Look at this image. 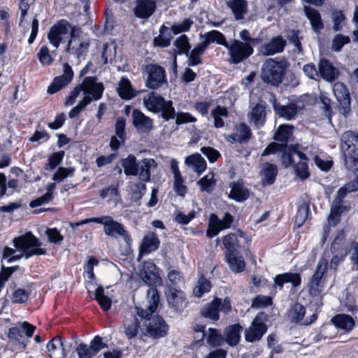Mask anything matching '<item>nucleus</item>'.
Masks as SVG:
<instances>
[{"label":"nucleus","mask_w":358,"mask_h":358,"mask_svg":"<svg viewBox=\"0 0 358 358\" xmlns=\"http://www.w3.org/2000/svg\"><path fill=\"white\" fill-rule=\"evenodd\" d=\"M149 294L150 298L148 306L145 309L136 307V314L143 321L142 330H145L143 334L153 339H159L168 335L169 326L162 316L153 315L157 312L159 303L158 290L152 289Z\"/></svg>","instance_id":"obj_1"},{"label":"nucleus","mask_w":358,"mask_h":358,"mask_svg":"<svg viewBox=\"0 0 358 358\" xmlns=\"http://www.w3.org/2000/svg\"><path fill=\"white\" fill-rule=\"evenodd\" d=\"M222 243L226 249V261L230 269L235 273H241L245 269V262L243 255L238 250L241 243L237 234L229 233L222 238Z\"/></svg>","instance_id":"obj_2"},{"label":"nucleus","mask_w":358,"mask_h":358,"mask_svg":"<svg viewBox=\"0 0 358 358\" xmlns=\"http://www.w3.org/2000/svg\"><path fill=\"white\" fill-rule=\"evenodd\" d=\"M288 66V62L284 59H266L262 69V80L272 86H278L282 82Z\"/></svg>","instance_id":"obj_3"},{"label":"nucleus","mask_w":358,"mask_h":358,"mask_svg":"<svg viewBox=\"0 0 358 358\" xmlns=\"http://www.w3.org/2000/svg\"><path fill=\"white\" fill-rule=\"evenodd\" d=\"M91 222L103 224V231L108 236L115 238L121 236L128 245H130L133 241L131 236L126 230L124 226L122 223L115 221L111 216L102 215L100 217H94L85 219L83 221L84 224Z\"/></svg>","instance_id":"obj_4"},{"label":"nucleus","mask_w":358,"mask_h":358,"mask_svg":"<svg viewBox=\"0 0 358 358\" xmlns=\"http://www.w3.org/2000/svg\"><path fill=\"white\" fill-rule=\"evenodd\" d=\"M345 168L354 173L358 172V134L352 131H347L342 135Z\"/></svg>","instance_id":"obj_5"},{"label":"nucleus","mask_w":358,"mask_h":358,"mask_svg":"<svg viewBox=\"0 0 358 358\" xmlns=\"http://www.w3.org/2000/svg\"><path fill=\"white\" fill-rule=\"evenodd\" d=\"M13 246L21 251L25 259L34 255H45L46 249L42 248L41 241L31 231H27L22 235L13 239Z\"/></svg>","instance_id":"obj_6"},{"label":"nucleus","mask_w":358,"mask_h":358,"mask_svg":"<svg viewBox=\"0 0 358 358\" xmlns=\"http://www.w3.org/2000/svg\"><path fill=\"white\" fill-rule=\"evenodd\" d=\"M36 329V326L24 321L19 325L9 328L7 336L15 349L22 352L27 349Z\"/></svg>","instance_id":"obj_7"},{"label":"nucleus","mask_w":358,"mask_h":358,"mask_svg":"<svg viewBox=\"0 0 358 358\" xmlns=\"http://www.w3.org/2000/svg\"><path fill=\"white\" fill-rule=\"evenodd\" d=\"M231 311V303L229 297H225L222 300L221 298L215 296L202 307L200 315L203 318L215 322L220 320V312L228 315Z\"/></svg>","instance_id":"obj_8"},{"label":"nucleus","mask_w":358,"mask_h":358,"mask_svg":"<svg viewBox=\"0 0 358 358\" xmlns=\"http://www.w3.org/2000/svg\"><path fill=\"white\" fill-rule=\"evenodd\" d=\"M269 315L264 311L259 312L254 317L250 326L245 330V339L250 343L259 341L268 331L266 323Z\"/></svg>","instance_id":"obj_9"},{"label":"nucleus","mask_w":358,"mask_h":358,"mask_svg":"<svg viewBox=\"0 0 358 358\" xmlns=\"http://www.w3.org/2000/svg\"><path fill=\"white\" fill-rule=\"evenodd\" d=\"M229 62L231 64H238L244 62L254 53V47L248 43L234 39L228 43Z\"/></svg>","instance_id":"obj_10"},{"label":"nucleus","mask_w":358,"mask_h":358,"mask_svg":"<svg viewBox=\"0 0 358 358\" xmlns=\"http://www.w3.org/2000/svg\"><path fill=\"white\" fill-rule=\"evenodd\" d=\"M327 261L321 259L318 262L313 275L308 283V291L310 296L313 297L319 296L324 287V275L327 272Z\"/></svg>","instance_id":"obj_11"},{"label":"nucleus","mask_w":358,"mask_h":358,"mask_svg":"<svg viewBox=\"0 0 358 358\" xmlns=\"http://www.w3.org/2000/svg\"><path fill=\"white\" fill-rule=\"evenodd\" d=\"M145 70L148 73L145 82L148 88L157 90L166 83V71L162 66L157 64H149L145 66Z\"/></svg>","instance_id":"obj_12"},{"label":"nucleus","mask_w":358,"mask_h":358,"mask_svg":"<svg viewBox=\"0 0 358 358\" xmlns=\"http://www.w3.org/2000/svg\"><path fill=\"white\" fill-rule=\"evenodd\" d=\"M334 94L338 103L339 113L348 117L351 113V97L348 87L341 82H337L333 87Z\"/></svg>","instance_id":"obj_13"},{"label":"nucleus","mask_w":358,"mask_h":358,"mask_svg":"<svg viewBox=\"0 0 358 358\" xmlns=\"http://www.w3.org/2000/svg\"><path fill=\"white\" fill-rule=\"evenodd\" d=\"M96 76L85 77L83 82L78 85L81 92L85 95H89L94 99V101H98L103 96L105 90L104 85L101 82H97Z\"/></svg>","instance_id":"obj_14"},{"label":"nucleus","mask_w":358,"mask_h":358,"mask_svg":"<svg viewBox=\"0 0 358 358\" xmlns=\"http://www.w3.org/2000/svg\"><path fill=\"white\" fill-rule=\"evenodd\" d=\"M71 23L66 19L57 20L50 29L48 39L55 48H59L62 42V36L69 33Z\"/></svg>","instance_id":"obj_15"},{"label":"nucleus","mask_w":358,"mask_h":358,"mask_svg":"<svg viewBox=\"0 0 358 358\" xmlns=\"http://www.w3.org/2000/svg\"><path fill=\"white\" fill-rule=\"evenodd\" d=\"M90 46V39H69L65 48V52L73 55L78 62L85 59Z\"/></svg>","instance_id":"obj_16"},{"label":"nucleus","mask_w":358,"mask_h":358,"mask_svg":"<svg viewBox=\"0 0 358 358\" xmlns=\"http://www.w3.org/2000/svg\"><path fill=\"white\" fill-rule=\"evenodd\" d=\"M73 71L68 63L63 65V73L61 76L54 78L52 83L48 87L47 92L49 94H54L67 86L73 78Z\"/></svg>","instance_id":"obj_17"},{"label":"nucleus","mask_w":358,"mask_h":358,"mask_svg":"<svg viewBox=\"0 0 358 358\" xmlns=\"http://www.w3.org/2000/svg\"><path fill=\"white\" fill-rule=\"evenodd\" d=\"M165 293L169 306L175 311L181 313L186 308L188 302L183 291L173 287H168Z\"/></svg>","instance_id":"obj_18"},{"label":"nucleus","mask_w":358,"mask_h":358,"mask_svg":"<svg viewBox=\"0 0 358 358\" xmlns=\"http://www.w3.org/2000/svg\"><path fill=\"white\" fill-rule=\"evenodd\" d=\"M157 0H136L133 8L134 15L143 20L150 18L156 11Z\"/></svg>","instance_id":"obj_19"},{"label":"nucleus","mask_w":358,"mask_h":358,"mask_svg":"<svg viewBox=\"0 0 358 358\" xmlns=\"http://www.w3.org/2000/svg\"><path fill=\"white\" fill-rule=\"evenodd\" d=\"M131 115L132 124L139 132L147 133L153 129V120L141 110L134 109Z\"/></svg>","instance_id":"obj_20"},{"label":"nucleus","mask_w":358,"mask_h":358,"mask_svg":"<svg viewBox=\"0 0 358 358\" xmlns=\"http://www.w3.org/2000/svg\"><path fill=\"white\" fill-rule=\"evenodd\" d=\"M287 45L286 41L281 35L273 37L270 42L264 44L260 49V52L264 56L274 55L284 51Z\"/></svg>","instance_id":"obj_21"},{"label":"nucleus","mask_w":358,"mask_h":358,"mask_svg":"<svg viewBox=\"0 0 358 358\" xmlns=\"http://www.w3.org/2000/svg\"><path fill=\"white\" fill-rule=\"evenodd\" d=\"M274 286L282 289L285 283H291L292 287L296 288L301 284V276L299 273L287 272L278 274L273 278Z\"/></svg>","instance_id":"obj_22"},{"label":"nucleus","mask_w":358,"mask_h":358,"mask_svg":"<svg viewBox=\"0 0 358 358\" xmlns=\"http://www.w3.org/2000/svg\"><path fill=\"white\" fill-rule=\"evenodd\" d=\"M318 71L320 76L327 82L336 80L340 75L338 69L326 58H322L320 60Z\"/></svg>","instance_id":"obj_23"},{"label":"nucleus","mask_w":358,"mask_h":358,"mask_svg":"<svg viewBox=\"0 0 358 358\" xmlns=\"http://www.w3.org/2000/svg\"><path fill=\"white\" fill-rule=\"evenodd\" d=\"M229 186L231 188L229 196L231 199L237 202H243L249 198L250 191L244 187V182L242 179L231 182Z\"/></svg>","instance_id":"obj_24"},{"label":"nucleus","mask_w":358,"mask_h":358,"mask_svg":"<svg viewBox=\"0 0 358 358\" xmlns=\"http://www.w3.org/2000/svg\"><path fill=\"white\" fill-rule=\"evenodd\" d=\"M47 352L50 358H66L67 354L61 336H55L46 345Z\"/></svg>","instance_id":"obj_25"},{"label":"nucleus","mask_w":358,"mask_h":358,"mask_svg":"<svg viewBox=\"0 0 358 358\" xmlns=\"http://www.w3.org/2000/svg\"><path fill=\"white\" fill-rule=\"evenodd\" d=\"M273 108L275 113L285 120H291L294 119L298 113V106L296 103L291 102L286 106L281 105L276 99L273 101Z\"/></svg>","instance_id":"obj_26"},{"label":"nucleus","mask_w":358,"mask_h":358,"mask_svg":"<svg viewBox=\"0 0 358 358\" xmlns=\"http://www.w3.org/2000/svg\"><path fill=\"white\" fill-rule=\"evenodd\" d=\"M160 246V240L155 232H150L145 235L140 245L141 255L150 254L158 250Z\"/></svg>","instance_id":"obj_27"},{"label":"nucleus","mask_w":358,"mask_h":358,"mask_svg":"<svg viewBox=\"0 0 358 358\" xmlns=\"http://www.w3.org/2000/svg\"><path fill=\"white\" fill-rule=\"evenodd\" d=\"M174 46L176 49L173 50V63L175 66L177 65V55H189V51L191 49L189 38L185 34H182L178 36L173 42Z\"/></svg>","instance_id":"obj_28"},{"label":"nucleus","mask_w":358,"mask_h":358,"mask_svg":"<svg viewBox=\"0 0 358 358\" xmlns=\"http://www.w3.org/2000/svg\"><path fill=\"white\" fill-rule=\"evenodd\" d=\"M166 101L162 96L152 92L148 94V98L143 99V104L149 111L157 114L160 112Z\"/></svg>","instance_id":"obj_29"},{"label":"nucleus","mask_w":358,"mask_h":358,"mask_svg":"<svg viewBox=\"0 0 358 358\" xmlns=\"http://www.w3.org/2000/svg\"><path fill=\"white\" fill-rule=\"evenodd\" d=\"M304 13L306 17L310 21L312 29L315 32H320L324 29V22L320 12L313 7L304 6Z\"/></svg>","instance_id":"obj_30"},{"label":"nucleus","mask_w":358,"mask_h":358,"mask_svg":"<svg viewBox=\"0 0 358 358\" xmlns=\"http://www.w3.org/2000/svg\"><path fill=\"white\" fill-rule=\"evenodd\" d=\"M260 173L262 176V184L264 185H271L276 180L278 175L277 166L269 162H266L264 164Z\"/></svg>","instance_id":"obj_31"},{"label":"nucleus","mask_w":358,"mask_h":358,"mask_svg":"<svg viewBox=\"0 0 358 358\" xmlns=\"http://www.w3.org/2000/svg\"><path fill=\"white\" fill-rule=\"evenodd\" d=\"M243 327L239 323L229 325L225 329V341L230 346L237 345L241 340V331Z\"/></svg>","instance_id":"obj_32"},{"label":"nucleus","mask_w":358,"mask_h":358,"mask_svg":"<svg viewBox=\"0 0 358 358\" xmlns=\"http://www.w3.org/2000/svg\"><path fill=\"white\" fill-rule=\"evenodd\" d=\"M120 163L127 176H136L138 174L139 164L134 155H128L127 157L120 160Z\"/></svg>","instance_id":"obj_33"},{"label":"nucleus","mask_w":358,"mask_h":358,"mask_svg":"<svg viewBox=\"0 0 358 358\" xmlns=\"http://www.w3.org/2000/svg\"><path fill=\"white\" fill-rule=\"evenodd\" d=\"M204 41L201 42V44L206 49L208 45L212 43H216L218 45L224 46L228 45V42L225 36L218 30H211L204 34Z\"/></svg>","instance_id":"obj_34"},{"label":"nucleus","mask_w":358,"mask_h":358,"mask_svg":"<svg viewBox=\"0 0 358 358\" xmlns=\"http://www.w3.org/2000/svg\"><path fill=\"white\" fill-rule=\"evenodd\" d=\"M294 127L289 124H281L276 129L273 139L281 143H287L293 135Z\"/></svg>","instance_id":"obj_35"},{"label":"nucleus","mask_w":358,"mask_h":358,"mask_svg":"<svg viewBox=\"0 0 358 358\" xmlns=\"http://www.w3.org/2000/svg\"><path fill=\"white\" fill-rule=\"evenodd\" d=\"M236 20H241L244 18L248 12V2L246 0H229L227 2Z\"/></svg>","instance_id":"obj_36"},{"label":"nucleus","mask_w":358,"mask_h":358,"mask_svg":"<svg viewBox=\"0 0 358 358\" xmlns=\"http://www.w3.org/2000/svg\"><path fill=\"white\" fill-rule=\"evenodd\" d=\"M185 164L193 168L194 171L201 175L207 168L204 158L199 153L192 154L185 159Z\"/></svg>","instance_id":"obj_37"},{"label":"nucleus","mask_w":358,"mask_h":358,"mask_svg":"<svg viewBox=\"0 0 358 358\" xmlns=\"http://www.w3.org/2000/svg\"><path fill=\"white\" fill-rule=\"evenodd\" d=\"M117 93L119 96L124 100H131L136 96V92L133 89L130 80L125 78L121 79Z\"/></svg>","instance_id":"obj_38"},{"label":"nucleus","mask_w":358,"mask_h":358,"mask_svg":"<svg viewBox=\"0 0 358 358\" xmlns=\"http://www.w3.org/2000/svg\"><path fill=\"white\" fill-rule=\"evenodd\" d=\"M332 323L338 329L351 331L355 327L353 318L346 314H337L331 319Z\"/></svg>","instance_id":"obj_39"},{"label":"nucleus","mask_w":358,"mask_h":358,"mask_svg":"<svg viewBox=\"0 0 358 358\" xmlns=\"http://www.w3.org/2000/svg\"><path fill=\"white\" fill-rule=\"evenodd\" d=\"M157 166V163L153 159L144 158L141 160L139 166L138 176L139 179L144 182H149L151 178V167Z\"/></svg>","instance_id":"obj_40"},{"label":"nucleus","mask_w":358,"mask_h":358,"mask_svg":"<svg viewBox=\"0 0 358 358\" xmlns=\"http://www.w3.org/2000/svg\"><path fill=\"white\" fill-rule=\"evenodd\" d=\"M266 106L264 103H257L251 111V120L257 127H262L266 122Z\"/></svg>","instance_id":"obj_41"},{"label":"nucleus","mask_w":358,"mask_h":358,"mask_svg":"<svg viewBox=\"0 0 358 358\" xmlns=\"http://www.w3.org/2000/svg\"><path fill=\"white\" fill-rule=\"evenodd\" d=\"M222 230H224L220 219L215 213H211L209 217L208 228L206 235L208 238H213L216 236Z\"/></svg>","instance_id":"obj_42"},{"label":"nucleus","mask_w":358,"mask_h":358,"mask_svg":"<svg viewBox=\"0 0 358 358\" xmlns=\"http://www.w3.org/2000/svg\"><path fill=\"white\" fill-rule=\"evenodd\" d=\"M171 35L169 28L162 24L159 28V35L153 39L154 45L159 48H166L170 45Z\"/></svg>","instance_id":"obj_43"},{"label":"nucleus","mask_w":358,"mask_h":358,"mask_svg":"<svg viewBox=\"0 0 358 358\" xmlns=\"http://www.w3.org/2000/svg\"><path fill=\"white\" fill-rule=\"evenodd\" d=\"M206 48L203 47L201 43H197L194 48L189 51L188 57V66H195L202 64V59L201 56L205 52Z\"/></svg>","instance_id":"obj_44"},{"label":"nucleus","mask_w":358,"mask_h":358,"mask_svg":"<svg viewBox=\"0 0 358 358\" xmlns=\"http://www.w3.org/2000/svg\"><path fill=\"white\" fill-rule=\"evenodd\" d=\"M211 288L210 280L207 279L203 273H201L199 277L197 285L193 289V293L196 297H201L204 294L209 292Z\"/></svg>","instance_id":"obj_45"},{"label":"nucleus","mask_w":358,"mask_h":358,"mask_svg":"<svg viewBox=\"0 0 358 358\" xmlns=\"http://www.w3.org/2000/svg\"><path fill=\"white\" fill-rule=\"evenodd\" d=\"M94 299L97 301L103 311L109 310L112 306L111 299L105 295L104 289L102 285L98 286L94 292Z\"/></svg>","instance_id":"obj_46"},{"label":"nucleus","mask_w":358,"mask_h":358,"mask_svg":"<svg viewBox=\"0 0 358 358\" xmlns=\"http://www.w3.org/2000/svg\"><path fill=\"white\" fill-rule=\"evenodd\" d=\"M211 115L214 118V126L216 128H222L224 126V122L222 117H227L229 115V111L225 106L217 105L211 111Z\"/></svg>","instance_id":"obj_47"},{"label":"nucleus","mask_w":358,"mask_h":358,"mask_svg":"<svg viewBox=\"0 0 358 358\" xmlns=\"http://www.w3.org/2000/svg\"><path fill=\"white\" fill-rule=\"evenodd\" d=\"M306 314V307L300 303H294L289 312V317L291 321L294 323H299L301 322Z\"/></svg>","instance_id":"obj_48"},{"label":"nucleus","mask_w":358,"mask_h":358,"mask_svg":"<svg viewBox=\"0 0 358 358\" xmlns=\"http://www.w3.org/2000/svg\"><path fill=\"white\" fill-rule=\"evenodd\" d=\"M346 206H338L333 203L328 216V221L334 226L337 225L341 222V214L348 210Z\"/></svg>","instance_id":"obj_49"},{"label":"nucleus","mask_w":358,"mask_h":358,"mask_svg":"<svg viewBox=\"0 0 358 358\" xmlns=\"http://www.w3.org/2000/svg\"><path fill=\"white\" fill-rule=\"evenodd\" d=\"M300 31L299 29H289L287 31L286 38L289 42L295 47L298 53L303 51V46L301 41L303 39L302 36H299Z\"/></svg>","instance_id":"obj_50"},{"label":"nucleus","mask_w":358,"mask_h":358,"mask_svg":"<svg viewBox=\"0 0 358 358\" xmlns=\"http://www.w3.org/2000/svg\"><path fill=\"white\" fill-rule=\"evenodd\" d=\"M31 295V291L22 289H15L10 296L11 302L13 304L26 303Z\"/></svg>","instance_id":"obj_51"},{"label":"nucleus","mask_w":358,"mask_h":358,"mask_svg":"<svg viewBox=\"0 0 358 358\" xmlns=\"http://www.w3.org/2000/svg\"><path fill=\"white\" fill-rule=\"evenodd\" d=\"M160 117L166 122L176 117L177 113L171 100H166L162 107Z\"/></svg>","instance_id":"obj_52"},{"label":"nucleus","mask_w":358,"mask_h":358,"mask_svg":"<svg viewBox=\"0 0 358 358\" xmlns=\"http://www.w3.org/2000/svg\"><path fill=\"white\" fill-rule=\"evenodd\" d=\"M308 162H299L298 163L294 162V164H292L296 176L302 180H306L310 176Z\"/></svg>","instance_id":"obj_53"},{"label":"nucleus","mask_w":358,"mask_h":358,"mask_svg":"<svg viewBox=\"0 0 358 358\" xmlns=\"http://www.w3.org/2000/svg\"><path fill=\"white\" fill-rule=\"evenodd\" d=\"M64 155L65 152L64 150H60L51 154L48 157V163L45 164V169H55L57 166H59L62 163Z\"/></svg>","instance_id":"obj_54"},{"label":"nucleus","mask_w":358,"mask_h":358,"mask_svg":"<svg viewBox=\"0 0 358 358\" xmlns=\"http://www.w3.org/2000/svg\"><path fill=\"white\" fill-rule=\"evenodd\" d=\"M19 268V266L15 265L13 266H2L0 271V292L5 286L7 282L11 277L13 273Z\"/></svg>","instance_id":"obj_55"},{"label":"nucleus","mask_w":358,"mask_h":358,"mask_svg":"<svg viewBox=\"0 0 358 358\" xmlns=\"http://www.w3.org/2000/svg\"><path fill=\"white\" fill-rule=\"evenodd\" d=\"M37 58L41 64L43 66H50L54 62V59L50 55L49 48L47 45H43L41 47L38 52L37 53Z\"/></svg>","instance_id":"obj_56"},{"label":"nucleus","mask_w":358,"mask_h":358,"mask_svg":"<svg viewBox=\"0 0 358 358\" xmlns=\"http://www.w3.org/2000/svg\"><path fill=\"white\" fill-rule=\"evenodd\" d=\"M273 299L269 296L257 295L252 301L251 308L258 309L271 306Z\"/></svg>","instance_id":"obj_57"},{"label":"nucleus","mask_w":358,"mask_h":358,"mask_svg":"<svg viewBox=\"0 0 358 358\" xmlns=\"http://www.w3.org/2000/svg\"><path fill=\"white\" fill-rule=\"evenodd\" d=\"M211 178H209V174L201 178L198 182L197 184L200 187V189L202 192H211L216 184V180L214 178V174L211 173Z\"/></svg>","instance_id":"obj_58"},{"label":"nucleus","mask_w":358,"mask_h":358,"mask_svg":"<svg viewBox=\"0 0 358 358\" xmlns=\"http://www.w3.org/2000/svg\"><path fill=\"white\" fill-rule=\"evenodd\" d=\"M223 341V336L217 329H208V336L207 337V342L211 347H216L220 345Z\"/></svg>","instance_id":"obj_59"},{"label":"nucleus","mask_w":358,"mask_h":358,"mask_svg":"<svg viewBox=\"0 0 358 358\" xmlns=\"http://www.w3.org/2000/svg\"><path fill=\"white\" fill-rule=\"evenodd\" d=\"M194 22L190 18L185 19L181 23L174 24L171 27V30L174 35L187 32L190 30Z\"/></svg>","instance_id":"obj_60"},{"label":"nucleus","mask_w":358,"mask_h":358,"mask_svg":"<svg viewBox=\"0 0 358 358\" xmlns=\"http://www.w3.org/2000/svg\"><path fill=\"white\" fill-rule=\"evenodd\" d=\"M237 130L239 132L240 143H248L252 138V133L251 129L246 123H240Z\"/></svg>","instance_id":"obj_61"},{"label":"nucleus","mask_w":358,"mask_h":358,"mask_svg":"<svg viewBox=\"0 0 358 358\" xmlns=\"http://www.w3.org/2000/svg\"><path fill=\"white\" fill-rule=\"evenodd\" d=\"M115 135L118 136L122 141H126V119L124 117H118L116 120L115 123Z\"/></svg>","instance_id":"obj_62"},{"label":"nucleus","mask_w":358,"mask_h":358,"mask_svg":"<svg viewBox=\"0 0 358 358\" xmlns=\"http://www.w3.org/2000/svg\"><path fill=\"white\" fill-rule=\"evenodd\" d=\"M310 215V210L308 205L301 206L296 212L295 222L298 227H301L306 221L308 215Z\"/></svg>","instance_id":"obj_63"},{"label":"nucleus","mask_w":358,"mask_h":358,"mask_svg":"<svg viewBox=\"0 0 358 358\" xmlns=\"http://www.w3.org/2000/svg\"><path fill=\"white\" fill-rule=\"evenodd\" d=\"M48 237V241L53 244H60L64 240V236L60 231L56 228H47L45 231Z\"/></svg>","instance_id":"obj_64"}]
</instances>
